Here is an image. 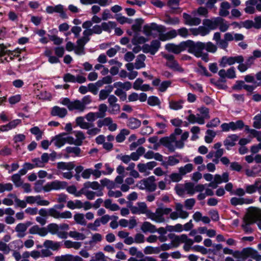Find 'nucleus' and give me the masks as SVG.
<instances>
[{
	"label": "nucleus",
	"instance_id": "f257e3e1",
	"mask_svg": "<svg viewBox=\"0 0 261 261\" xmlns=\"http://www.w3.org/2000/svg\"><path fill=\"white\" fill-rule=\"evenodd\" d=\"M165 30L166 28L164 25H159L155 23L145 24L143 28V33L147 36L153 35V32L159 33V39L162 41H165L174 38L177 35L185 38L190 35L189 30L184 27L179 29L177 31L172 30L166 33H163Z\"/></svg>",
	"mask_w": 261,
	"mask_h": 261
},
{
	"label": "nucleus",
	"instance_id": "f03ea898",
	"mask_svg": "<svg viewBox=\"0 0 261 261\" xmlns=\"http://www.w3.org/2000/svg\"><path fill=\"white\" fill-rule=\"evenodd\" d=\"M44 180H38L34 184V189L36 193H40L42 191L49 192L51 191H59L64 189L67 186V182L64 181L55 180L46 183L43 186Z\"/></svg>",
	"mask_w": 261,
	"mask_h": 261
},
{
	"label": "nucleus",
	"instance_id": "7ed1b4c3",
	"mask_svg": "<svg viewBox=\"0 0 261 261\" xmlns=\"http://www.w3.org/2000/svg\"><path fill=\"white\" fill-rule=\"evenodd\" d=\"M182 130L179 128L175 129L174 132L169 137H164L160 139V143L171 151H174L176 148H182L184 143L178 141L177 136L180 135Z\"/></svg>",
	"mask_w": 261,
	"mask_h": 261
},
{
	"label": "nucleus",
	"instance_id": "20e7f679",
	"mask_svg": "<svg viewBox=\"0 0 261 261\" xmlns=\"http://www.w3.org/2000/svg\"><path fill=\"white\" fill-rule=\"evenodd\" d=\"M260 220H261V209L255 207H250L244 218L242 227L246 232H251L252 230L250 225Z\"/></svg>",
	"mask_w": 261,
	"mask_h": 261
},
{
	"label": "nucleus",
	"instance_id": "39448f33",
	"mask_svg": "<svg viewBox=\"0 0 261 261\" xmlns=\"http://www.w3.org/2000/svg\"><path fill=\"white\" fill-rule=\"evenodd\" d=\"M187 49L188 48V52L193 54L197 58H201L204 61L208 62V56L207 53H203L204 49V43L201 42H194L191 40H187Z\"/></svg>",
	"mask_w": 261,
	"mask_h": 261
},
{
	"label": "nucleus",
	"instance_id": "423d86ee",
	"mask_svg": "<svg viewBox=\"0 0 261 261\" xmlns=\"http://www.w3.org/2000/svg\"><path fill=\"white\" fill-rule=\"evenodd\" d=\"M236 258H241L244 261L248 257H251L256 261H261V255L257 250L252 248H244L241 251H236L233 254Z\"/></svg>",
	"mask_w": 261,
	"mask_h": 261
},
{
	"label": "nucleus",
	"instance_id": "0eeeda50",
	"mask_svg": "<svg viewBox=\"0 0 261 261\" xmlns=\"http://www.w3.org/2000/svg\"><path fill=\"white\" fill-rule=\"evenodd\" d=\"M171 212V208L164 207L157 208L154 213L149 210L147 218L156 223H163L166 221L164 216L170 214Z\"/></svg>",
	"mask_w": 261,
	"mask_h": 261
},
{
	"label": "nucleus",
	"instance_id": "6e6552de",
	"mask_svg": "<svg viewBox=\"0 0 261 261\" xmlns=\"http://www.w3.org/2000/svg\"><path fill=\"white\" fill-rule=\"evenodd\" d=\"M23 50L24 49L17 48L15 50L11 51L8 50L7 47L4 44H0V63H3L5 61L9 62L14 57H18Z\"/></svg>",
	"mask_w": 261,
	"mask_h": 261
},
{
	"label": "nucleus",
	"instance_id": "1a4fd4ad",
	"mask_svg": "<svg viewBox=\"0 0 261 261\" xmlns=\"http://www.w3.org/2000/svg\"><path fill=\"white\" fill-rule=\"evenodd\" d=\"M136 187L141 190H146L150 192H154L156 189L155 178L152 175L142 179L137 182Z\"/></svg>",
	"mask_w": 261,
	"mask_h": 261
},
{
	"label": "nucleus",
	"instance_id": "9d476101",
	"mask_svg": "<svg viewBox=\"0 0 261 261\" xmlns=\"http://www.w3.org/2000/svg\"><path fill=\"white\" fill-rule=\"evenodd\" d=\"M162 56L166 60V66L170 69L179 72H183L184 69L180 66L177 61L175 60L173 55L167 54L162 52L161 53Z\"/></svg>",
	"mask_w": 261,
	"mask_h": 261
},
{
	"label": "nucleus",
	"instance_id": "9b49d317",
	"mask_svg": "<svg viewBox=\"0 0 261 261\" xmlns=\"http://www.w3.org/2000/svg\"><path fill=\"white\" fill-rule=\"evenodd\" d=\"M245 125L242 120H238L236 122H230L229 123H223L221 125L222 132H227L230 130L234 132L237 130H241Z\"/></svg>",
	"mask_w": 261,
	"mask_h": 261
},
{
	"label": "nucleus",
	"instance_id": "f8f14e48",
	"mask_svg": "<svg viewBox=\"0 0 261 261\" xmlns=\"http://www.w3.org/2000/svg\"><path fill=\"white\" fill-rule=\"evenodd\" d=\"M177 194L180 196L187 193L190 196L194 194V184L192 182H187L184 185H178L175 187Z\"/></svg>",
	"mask_w": 261,
	"mask_h": 261
},
{
	"label": "nucleus",
	"instance_id": "ddd939ff",
	"mask_svg": "<svg viewBox=\"0 0 261 261\" xmlns=\"http://www.w3.org/2000/svg\"><path fill=\"white\" fill-rule=\"evenodd\" d=\"M188 42L182 41L178 44L174 43H167L165 45V49L169 52L173 53L175 54H179L181 52L187 49Z\"/></svg>",
	"mask_w": 261,
	"mask_h": 261
},
{
	"label": "nucleus",
	"instance_id": "4468645a",
	"mask_svg": "<svg viewBox=\"0 0 261 261\" xmlns=\"http://www.w3.org/2000/svg\"><path fill=\"white\" fill-rule=\"evenodd\" d=\"M244 62V58L242 56L236 57H223L219 62V65L221 67H225L227 65H232L235 63H242Z\"/></svg>",
	"mask_w": 261,
	"mask_h": 261
},
{
	"label": "nucleus",
	"instance_id": "2eb2a0df",
	"mask_svg": "<svg viewBox=\"0 0 261 261\" xmlns=\"http://www.w3.org/2000/svg\"><path fill=\"white\" fill-rule=\"evenodd\" d=\"M175 211L170 213V218L172 220H176L178 218L186 219L189 216V213L183 210V205L179 203L175 204Z\"/></svg>",
	"mask_w": 261,
	"mask_h": 261
},
{
	"label": "nucleus",
	"instance_id": "dca6fc26",
	"mask_svg": "<svg viewBox=\"0 0 261 261\" xmlns=\"http://www.w3.org/2000/svg\"><path fill=\"white\" fill-rule=\"evenodd\" d=\"M51 234H57L60 239H66L68 237V232L64 231L59 230V226L56 223H50L47 226L46 228Z\"/></svg>",
	"mask_w": 261,
	"mask_h": 261
},
{
	"label": "nucleus",
	"instance_id": "f3484780",
	"mask_svg": "<svg viewBox=\"0 0 261 261\" xmlns=\"http://www.w3.org/2000/svg\"><path fill=\"white\" fill-rule=\"evenodd\" d=\"M132 214L136 215L145 214L148 217L149 210L146 204L144 202H138L136 206H133L130 208Z\"/></svg>",
	"mask_w": 261,
	"mask_h": 261
},
{
	"label": "nucleus",
	"instance_id": "a211bd4d",
	"mask_svg": "<svg viewBox=\"0 0 261 261\" xmlns=\"http://www.w3.org/2000/svg\"><path fill=\"white\" fill-rule=\"evenodd\" d=\"M25 200L30 204H36L38 205L47 206L50 203L48 200L42 199L40 195L25 196Z\"/></svg>",
	"mask_w": 261,
	"mask_h": 261
},
{
	"label": "nucleus",
	"instance_id": "6ab92c4d",
	"mask_svg": "<svg viewBox=\"0 0 261 261\" xmlns=\"http://www.w3.org/2000/svg\"><path fill=\"white\" fill-rule=\"evenodd\" d=\"M161 46V43L158 40H152L150 44H145L143 46L142 50L144 53H149L151 55H154Z\"/></svg>",
	"mask_w": 261,
	"mask_h": 261
},
{
	"label": "nucleus",
	"instance_id": "aec40b11",
	"mask_svg": "<svg viewBox=\"0 0 261 261\" xmlns=\"http://www.w3.org/2000/svg\"><path fill=\"white\" fill-rule=\"evenodd\" d=\"M49 216L56 219H69L72 217V214L69 211L60 213L54 207L49 209Z\"/></svg>",
	"mask_w": 261,
	"mask_h": 261
},
{
	"label": "nucleus",
	"instance_id": "412c9836",
	"mask_svg": "<svg viewBox=\"0 0 261 261\" xmlns=\"http://www.w3.org/2000/svg\"><path fill=\"white\" fill-rule=\"evenodd\" d=\"M45 11L47 13L50 14L54 13H58L60 14V15L62 18H67L66 14L64 11V6L61 4L57 5L55 6H47Z\"/></svg>",
	"mask_w": 261,
	"mask_h": 261
},
{
	"label": "nucleus",
	"instance_id": "4be33fe9",
	"mask_svg": "<svg viewBox=\"0 0 261 261\" xmlns=\"http://www.w3.org/2000/svg\"><path fill=\"white\" fill-rule=\"evenodd\" d=\"M108 103L110 108V112L111 114H116L120 111V106L117 103V98L114 95H110L108 97Z\"/></svg>",
	"mask_w": 261,
	"mask_h": 261
},
{
	"label": "nucleus",
	"instance_id": "5701e85b",
	"mask_svg": "<svg viewBox=\"0 0 261 261\" xmlns=\"http://www.w3.org/2000/svg\"><path fill=\"white\" fill-rule=\"evenodd\" d=\"M157 165L154 161L147 162L146 164L139 163L137 165L139 171L141 173H145L146 175L149 174V171L151 170Z\"/></svg>",
	"mask_w": 261,
	"mask_h": 261
},
{
	"label": "nucleus",
	"instance_id": "b1692460",
	"mask_svg": "<svg viewBox=\"0 0 261 261\" xmlns=\"http://www.w3.org/2000/svg\"><path fill=\"white\" fill-rule=\"evenodd\" d=\"M32 223L29 221L18 223L15 227V230L17 233V237L19 238L24 237L26 234L25 232L28 227Z\"/></svg>",
	"mask_w": 261,
	"mask_h": 261
},
{
	"label": "nucleus",
	"instance_id": "393cba45",
	"mask_svg": "<svg viewBox=\"0 0 261 261\" xmlns=\"http://www.w3.org/2000/svg\"><path fill=\"white\" fill-rule=\"evenodd\" d=\"M253 201L254 200L252 198L236 197H232L230 200V203L233 206L249 204L252 203Z\"/></svg>",
	"mask_w": 261,
	"mask_h": 261
},
{
	"label": "nucleus",
	"instance_id": "a878e982",
	"mask_svg": "<svg viewBox=\"0 0 261 261\" xmlns=\"http://www.w3.org/2000/svg\"><path fill=\"white\" fill-rule=\"evenodd\" d=\"M183 18L185 20V23L189 25H198L201 23V19L196 17H193L191 15L184 13Z\"/></svg>",
	"mask_w": 261,
	"mask_h": 261
},
{
	"label": "nucleus",
	"instance_id": "bb28decb",
	"mask_svg": "<svg viewBox=\"0 0 261 261\" xmlns=\"http://www.w3.org/2000/svg\"><path fill=\"white\" fill-rule=\"evenodd\" d=\"M218 17H217L203 20V24L204 27L209 30V33L211 31L216 30L218 28Z\"/></svg>",
	"mask_w": 261,
	"mask_h": 261
},
{
	"label": "nucleus",
	"instance_id": "cd10ccee",
	"mask_svg": "<svg viewBox=\"0 0 261 261\" xmlns=\"http://www.w3.org/2000/svg\"><path fill=\"white\" fill-rule=\"evenodd\" d=\"M239 140V136L237 134H231L228 135L224 141V145L227 150H229L231 147L234 146L236 142Z\"/></svg>",
	"mask_w": 261,
	"mask_h": 261
},
{
	"label": "nucleus",
	"instance_id": "c85d7f7f",
	"mask_svg": "<svg viewBox=\"0 0 261 261\" xmlns=\"http://www.w3.org/2000/svg\"><path fill=\"white\" fill-rule=\"evenodd\" d=\"M29 233L31 234H38L40 237H44L47 235L48 231L45 227H40L35 225L29 229Z\"/></svg>",
	"mask_w": 261,
	"mask_h": 261
},
{
	"label": "nucleus",
	"instance_id": "c756f323",
	"mask_svg": "<svg viewBox=\"0 0 261 261\" xmlns=\"http://www.w3.org/2000/svg\"><path fill=\"white\" fill-rule=\"evenodd\" d=\"M219 75L222 78H228L230 79L236 77L235 68L231 67L228 69L226 71L224 69H221L218 72Z\"/></svg>",
	"mask_w": 261,
	"mask_h": 261
},
{
	"label": "nucleus",
	"instance_id": "7c9ffc66",
	"mask_svg": "<svg viewBox=\"0 0 261 261\" xmlns=\"http://www.w3.org/2000/svg\"><path fill=\"white\" fill-rule=\"evenodd\" d=\"M245 189L246 193L249 194H253L257 191L261 190V179H257L253 185H246Z\"/></svg>",
	"mask_w": 261,
	"mask_h": 261
},
{
	"label": "nucleus",
	"instance_id": "2f4dec72",
	"mask_svg": "<svg viewBox=\"0 0 261 261\" xmlns=\"http://www.w3.org/2000/svg\"><path fill=\"white\" fill-rule=\"evenodd\" d=\"M185 100L183 99H179L178 100L171 99L169 100V108L171 110L178 111L184 108Z\"/></svg>",
	"mask_w": 261,
	"mask_h": 261
},
{
	"label": "nucleus",
	"instance_id": "473e14b6",
	"mask_svg": "<svg viewBox=\"0 0 261 261\" xmlns=\"http://www.w3.org/2000/svg\"><path fill=\"white\" fill-rule=\"evenodd\" d=\"M189 31L194 36H205L209 34V30L204 27V25L199 26L197 28H191Z\"/></svg>",
	"mask_w": 261,
	"mask_h": 261
},
{
	"label": "nucleus",
	"instance_id": "72a5a7b5",
	"mask_svg": "<svg viewBox=\"0 0 261 261\" xmlns=\"http://www.w3.org/2000/svg\"><path fill=\"white\" fill-rule=\"evenodd\" d=\"M86 109V106L81 101L75 100L71 102L69 108L70 111L76 110L79 112H83Z\"/></svg>",
	"mask_w": 261,
	"mask_h": 261
},
{
	"label": "nucleus",
	"instance_id": "f704fd0d",
	"mask_svg": "<svg viewBox=\"0 0 261 261\" xmlns=\"http://www.w3.org/2000/svg\"><path fill=\"white\" fill-rule=\"evenodd\" d=\"M51 114L54 116L64 118L67 114V111L65 108L55 106L52 108Z\"/></svg>",
	"mask_w": 261,
	"mask_h": 261
},
{
	"label": "nucleus",
	"instance_id": "c9c22d12",
	"mask_svg": "<svg viewBox=\"0 0 261 261\" xmlns=\"http://www.w3.org/2000/svg\"><path fill=\"white\" fill-rule=\"evenodd\" d=\"M65 136L64 133L57 135L52 139L51 142L57 147L60 148L65 144Z\"/></svg>",
	"mask_w": 261,
	"mask_h": 261
},
{
	"label": "nucleus",
	"instance_id": "e433bc0d",
	"mask_svg": "<svg viewBox=\"0 0 261 261\" xmlns=\"http://www.w3.org/2000/svg\"><path fill=\"white\" fill-rule=\"evenodd\" d=\"M141 229L144 233H154L156 231L155 226L148 221H145L142 223Z\"/></svg>",
	"mask_w": 261,
	"mask_h": 261
},
{
	"label": "nucleus",
	"instance_id": "4c0bfd02",
	"mask_svg": "<svg viewBox=\"0 0 261 261\" xmlns=\"http://www.w3.org/2000/svg\"><path fill=\"white\" fill-rule=\"evenodd\" d=\"M43 246L45 248L50 249L53 251L58 250L61 247V243L55 242L52 240H46L43 243Z\"/></svg>",
	"mask_w": 261,
	"mask_h": 261
},
{
	"label": "nucleus",
	"instance_id": "58836bf2",
	"mask_svg": "<svg viewBox=\"0 0 261 261\" xmlns=\"http://www.w3.org/2000/svg\"><path fill=\"white\" fill-rule=\"evenodd\" d=\"M230 4L227 2L221 3L219 10V15L222 17H226L229 14V10L230 8Z\"/></svg>",
	"mask_w": 261,
	"mask_h": 261
},
{
	"label": "nucleus",
	"instance_id": "ea45409f",
	"mask_svg": "<svg viewBox=\"0 0 261 261\" xmlns=\"http://www.w3.org/2000/svg\"><path fill=\"white\" fill-rule=\"evenodd\" d=\"M113 87L111 85L108 86L104 89L100 91L99 93V99L100 100L106 99L110 96L109 94L112 92Z\"/></svg>",
	"mask_w": 261,
	"mask_h": 261
},
{
	"label": "nucleus",
	"instance_id": "a19ab883",
	"mask_svg": "<svg viewBox=\"0 0 261 261\" xmlns=\"http://www.w3.org/2000/svg\"><path fill=\"white\" fill-rule=\"evenodd\" d=\"M182 243H184L183 246L184 250L186 252H189L192 249V245L194 244V241L188 237L186 234H184Z\"/></svg>",
	"mask_w": 261,
	"mask_h": 261
},
{
	"label": "nucleus",
	"instance_id": "79ce46f5",
	"mask_svg": "<svg viewBox=\"0 0 261 261\" xmlns=\"http://www.w3.org/2000/svg\"><path fill=\"white\" fill-rule=\"evenodd\" d=\"M141 125V122L139 119L134 118H129L127 121V126L132 129H136Z\"/></svg>",
	"mask_w": 261,
	"mask_h": 261
},
{
	"label": "nucleus",
	"instance_id": "37998d69",
	"mask_svg": "<svg viewBox=\"0 0 261 261\" xmlns=\"http://www.w3.org/2000/svg\"><path fill=\"white\" fill-rule=\"evenodd\" d=\"M256 0H248L246 2V8L245 12L248 14H253L255 12Z\"/></svg>",
	"mask_w": 261,
	"mask_h": 261
},
{
	"label": "nucleus",
	"instance_id": "c03bdc74",
	"mask_svg": "<svg viewBox=\"0 0 261 261\" xmlns=\"http://www.w3.org/2000/svg\"><path fill=\"white\" fill-rule=\"evenodd\" d=\"M82 244L81 242H73L70 240H66L64 242V246L67 249L73 248L75 250H78L81 247Z\"/></svg>",
	"mask_w": 261,
	"mask_h": 261
},
{
	"label": "nucleus",
	"instance_id": "a18cd8bd",
	"mask_svg": "<svg viewBox=\"0 0 261 261\" xmlns=\"http://www.w3.org/2000/svg\"><path fill=\"white\" fill-rule=\"evenodd\" d=\"M144 157L148 160L154 159L156 161H162L163 160V156L159 153H155L152 151L149 150L146 152Z\"/></svg>",
	"mask_w": 261,
	"mask_h": 261
},
{
	"label": "nucleus",
	"instance_id": "49530a36",
	"mask_svg": "<svg viewBox=\"0 0 261 261\" xmlns=\"http://www.w3.org/2000/svg\"><path fill=\"white\" fill-rule=\"evenodd\" d=\"M145 58L146 57L143 54H140L137 56L135 63V67L136 69H139L145 66L144 63Z\"/></svg>",
	"mask_w": 261,
	"mask_h": 261
},
{
	"label": "nucleus",
	"instance_id": "de8ad7c7",
	"mask_svg": "<svg viewBox=\"0 0 261 261\" xmlns=\"http://www.w3.org/2000/svg\"><path fill=\"white\" fill-rule=\"evenodd\" d=\"M229 27L228 22L221 17H218V28L222 32H226Z\"/></svg>",
	"mask_w": 261,
	"mask_h": 261
},
{
	"label": "nucleus",
	"instance_id": "09e8293b",
	"mask_svg": "<svg viewBox=\"0 0 261 261\" xmlns=\"http://www.w3.org/2000/svg\"><path fill=\"white\" fill-rule=\"evenodd\" d=\"M116 88H119L121 89H124L126 91L129 90L132 88V84L129 82H125L124 83H122L121 82H117L114 83L113 86H112Z\"/></svg>",
	"mask_w": 261,
	"mask_h": 261
},
{
	"label": "nucleus",
	"instance_id": "8fccbe9b",
	"mask_svg": "<svg viewBox=\"0 0 261 261\" xmlns=\"http://www.w3.org/2000/svg\"><path fill=\"white\" fill-rule=\"evenodd\" d=\"M76 124L82 129H88L92 126L91 123L87 122L83 117H78L75 120Z\"/></svg>",
	"mask_w": 261,
	"mask_h": 261
},
{
	"label": "nucleus",
	"instance_id": "3c124183",
	"mask_svg": "<svg viewBox=\"0 0 261 261\" xmlns=\"http://www.w3.org/2000/svg\"><path fill=\"white\" fill-rule=\"evenodd\" d=\"M67 206L71 210L76 208H81L84 206L83 203L79 200H75V201L70 200L67 202Z\"/></svg>",
	"mask_w": 261,
	"mask_h": 261
},
{
	"label": "nucleus",
	"instance_id": "603ef678",
	"mask_svg": "<svg viewBox=\"0 0 261 261\" xmlns=\"http://www.w3.org/2000/svg\"><path fill=\"white\" fill-rule=\"evenodd\" d=\"M187 119L191 123H198L199 124H203L205 123V121H203V118L197 117L196 115L190 114Z\"/></svg>",
	"mask_w": 261,
	"mask_h": 261
},
{
	"label": "nucleus",
	"instance_id": "864d4df0",
	"mask_svg": "<svg viewBox=\"0 0 261 261\" xmlns=\"http://www.w3.org/2000/svg\"><path fill=\"white\" fill-rule=\"evenodd\" d=\"M102 31H104L110 33L112 29L116 27V23L113 21L104 22L101 24Z\"/></svg>",
	"mask_w": 261,
	"mask_h": 261
},
{
	"label": "nucleus",
	"instance_id": "5fc2aeb1",
	"mask_svg": "<svg viewBox=\"0 0 261 261\" xmlns=\"http://www.w3.org/2000/svg\"><path fill=\"white\" fill-rule=\"evenodd\" d=\"M74 166L72 163L59 162L57 163V168L61 170H67L70 171L72 170Z\"/></svg>",
	"mask_w": 261,
	"mask_h": 261
},
{
	"label": "nucleus",
	"instance_id": "6e6d98bb",
	"mask_svg": "<svg viewBox=\"0 0 261 261\" xmlns=\"http://www.w3.org/2000/svg\"><path fill=\"white\" fill-rule=\"evenodd\" d=\"M100 184L102 187H106L108 189L111 190L116 188L115 183L108 178H103L100 180Z\"/></svg>",
	"mask_w": 261,
	"mask_h": 261
},
{
	"label": "nucleus",
	"instance_id": "4d7b16f0",
	"mask_svg": "<svg viewBox=\"0 0 261 261\" xmlns=\"http://www.w3.org/2000/svg\"><path fill=\"white\" fill-rule=\"evenodd\" d=\"M68 236L76 240H84L86 239V236L83 233L76 231H70Z\"/></svg>",
	"mask_w": 261,
	"mask_h": 261
},
{
	"label": "nucleus",
	"instance_id": "13d9d810",
	"mask_svg": "<svg viewBox=\"0 0 261 261\" xmlns=\"http://www.w3.org/2000/svg\"><path fill=\"white\" fill-rule=\"evenodd\" d=\"M208 10L207 9L204 7H200L197 9H196L192 12V14L194 15L198 14L200 16L207 17L208 16Z\"/></svg>",
	"mask_w": 261,
	"mask_h": 261
},
{
	"label": "nucleus",
	"instance_id": "bf43d9fd",
	"mask_svg": "<svg viewBox=\"0 0 261 261\" xmlns=\"http://www.w3.org/2000/svg\"><path fill=\"white\" fill-rule=\"evenodd\" d=\"M130 132L127 129H122L120 133L117 135L116 140L117 142L121 143L123 142L125 139V136L129 135Z\"/></svg>",
	"mask_w": 261,
	"mask_h": 261
},
{
	"label": "nucleus",
	"instance_id": "052dcab7",
	"mask_svg": "<svg viewBox=\"0 0 261 261\" xmlns=\"http://www.w3.org/2000/svg\"><path fill=\"white\" fill-rule=\"evenodd\" d=\"M74 219L76 223L82 225H86L87 222L83 214L77 213L74 215Z\"/></svg>",
	"mask_w": 261,
	"mask_h": 261
},
{
	"label": "nucleus",
	"instance_id": "680f3d73",
	"mask_svg": "<svg viewBox=\"0 0 261 261\" xmlns=\"http://www.w3.org/2000/svg\"><path fill=\"white\" fill-rule=\"evenodd\" d=\"M104 206L106 208L113 211H116L119 209V206L116 203H112V200L108 199L104 202Z\"/></svg>",
	"mask_w": 261,
	"mask_h": 261
},
{
	"label": "nucleus",
	"instance_id": "e2e57ef3",
	"mask_svg": "<svg viewBox=\"0 0 261 261\" xmlns=\"http://www.w3.org/2000/svg\"><path fill=\"white\" fill-rule=\"evenodd\" d=\"M216 135V133L215 131L211 129L207 130L206 132V135L204 137L205 141L207 143H212Z\"/></svg>",
	"mask_w": 261,
	"mask_h": 261
},
{
	"label": "nucleus",
	"instance_id": "0e129e2a",
	"mask_svg": "<svg viewBox=\"0 0 261 261\" xmlns=\"http://www.w3.org/2000/svg\"><path fill=\"white\" fill-rule=\"evenodd\" d=\"M30 132L36 136L37 140H40L42 138L43 132L38 126H34L30 129Z\"/></svg>",
	"mask_w": 261,
	"mask_h": 261
},
{
	"label": "nucleus",
	"instance_id": "69168bd1",
	"mask_svg": "<svg viewBox=\"0 0 261 261\" xmlns=\"http://www.w3.org/2000/svg\"><path fill=\"white\" fill-rule=\"evenodd\" d=\"M193 169V166L192 164H187L183 167H180L179 168V172L183 176L186 174L191 172Z\"/></svg>",
	"mask_w": 261,
	"mask_h": 261
},
{
	"label": "nucleus",
	"instance_id": "338daca9",
	"mask_svg": "<svg viewBox=\"0 0 261 261\" xmlns=\"http://www.w3.org/2000/svg\"><path fill=\"white\" fill-rule=\"evenodd\" d=\"M147 41V39H146L144 37L140 36L138 34H136L132 40V43L134 45H137L139 44H143L146 42Z\"/></svg>",
	"mask_w": 261,
	"mask_h": 261
},
{
	"label": "nucleus",
	"instance_id": "774afa93",
	"mask_svg": "<svg viewBox=\"0 0 261 261\" xmlns=\"http://www.w3.org/2000/svg\"><path fill=\"white\" fill-rule=\"evenodd\" d=\"M111 258L106 256L102 252H98L95 254L94 261H111Z\"/></svg>",
	"mask_w": 261,
	"mask_h": 261
}]
</instances>
